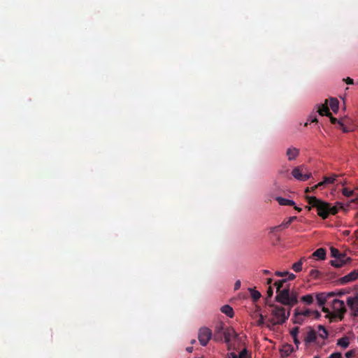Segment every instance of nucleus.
<instances>
[{"instance_id": "obj_10", "label": "nucleus", "mask_w": 358, "mask_h": 358, "mask_svg": "<svg viewBox=\"0 0 358 358\" xmlns=\"http://www.w3.org/2000/svg\"><path fill=\"white\" fill-rule=\"evenodd\" d=\"M358 278V271L355 270L349 274L340 278L339 282L341 284L344 285L356 280Z\"/></svg>"}, {"instance_id": "obj_41", "label": "nucleus", "mask_w": 358, "mask_h": 358, "mask_svg": "<svg viewBox=\"0 0 358 358\" xmlns=\"http://www.w3.org/2000/svg\"><path fill=\"white\" fill-rule=\"evenodd\" d=\"M329 358H342V354L341 352H334L332 353Z\"/></svg>"}, {"instance_id": "obj_4", "label": "nucleus", "mask_w": 358, "mask_h": 358, "mask_svg": "<svg viewBox=\"0 0 358 358\" xmlns=\"http://www.w3.org/2000/svg\"><path fill=\"white\" fill-rule=\"evenodd\" d=\"M292 175L294 178L300 181H306L312 176L311 173L308 172L304 166L295 167L292 170Z\"/></svg>"}, {"instance_id": "obj_16", "label": "nucleus", "mask_w": 358, "mask_h": 358, "mask_svg": "<svg viewBox=\"0 0 358 358\" xmlns=\"http://www.w3.org/2000/svg\"><path fill=\"white\" fill-rule=\"evenodd\" d=\"M311 257L320 260H324L326 257V250L324 248H320L317 249L311 255Z\"/></svg>"}, {"instance_id": "obj_17", "label": "nucleus", "mask_w": 358, "mask_h": 358, "mask_svg": "<svg viewBox=\"0 0 358 358\" xmlns=\"http://www.w3.org/2000/svg\"><path fill=\"white\" fill-rule=\"evenodd\" d=\"M338 177L337 175H334L331 177H324V180L322 182H320L317 185L314 186V188H317L319 187H321L322 185H327V184H333L335 180H336V178Z\"/></svg>"}, {"instance_id": "obj_33", "label": "nucleus", "mask_w": 358, "mask_h": 358, "mask_svg": "<svg viewBox=\"0 0 358 358\" xmlns=\"http://www.w3.org/2000/svg\"><path fill=\"white\" fill-rule=\"evenodd\" d=\"M342 193L344 196H347V197H350V196H352L353 194H354V191L352 190V189H350L347 187H345L342 190Z\"/></svg>"}, {"instance_id": "obj_46", "label": "nucleus", "mask_w": 358, "mask_h": 358, "mask_svg": "<svg viewBox=\"0 0 358 358\" xmlns=\"http://www.w3.org/2000/svg\"><path fill=\"white\" fill-rule=\"evenodd\" d=\"M288 275V280H294L295 278H296V275L293 273H289L288 272V274H287Z\"/></svg>"}, {"instance_id": "obj_43", "label": "nucleus", "mask_w": 358, "mask_h": 358, "mask_svg": "<svg viewBox=\"0 0 358 358\" xmlns=\"http://www.w3.org/2000/svg\"><path fill=\"white\" fill-rule=\"evenodd\" d=\"M312 315H313L315 319H319L321 316L317 310H312Z\"/></svg>"}, {"instance_id": "obj_56", "label": "nucleus", "mask_w": 358, "mask_h": 358, "mask_svg": "<svg viewBox=\"0 0 358 358\" xmlns=\"http://www.w3.org/2000/svg\"><path fill=\"white\" fill-rule=\"evenodd\" d=\"M310 191H311V189H310L308 187V188H306V192H310Z\"/></svg>"}, {"instance_id": "obj_50", "label": "nucleus", "mask_w": 358, "mask_h": 358, "mask_svg": "<svg viewBox=\"0 0 358 358\" xmlns=\"http://www.w3.org/2000/svg\"><path fill=\"white\" fill-rule=\"evenodd\" d=\"M229 358H238V355L234 352H231L229 354Z\"/></svg>"}, {"instance_id": "obj_39", "label": "nucleus", "mask_w": 358, "mask_h": 358, "mask_svg": "<svg viewBox=\"0 0 358 358\" xmlns=\"http://www.w3.org/2000/svg\"><path fill=\"white\" fill-rule=\"evenodd\" d=\"M308 121L310 122H317V119L316 115L315 113L314 114H311L309 116Z\"/></svg>"}, {"instance_id": "obj_24", "label": "nucleus", "mask_w": 358, "mask_h": 358, "mask_svg": "<svg viewBox=\"0 0 358 358\" xmlns=\"http://www.w3.org/2000/svg\"><path fill=\"white\" fill-rule=\"evenodd\" d=\"M338 104L339 102L337 99L336 98H330L329 99V106L331 109L334 112L336 113L338 110Z\"/></svg>"}, {"instance_id": "obj_15", "label": "nucleus", "mask_w": 358, "mask_h": 358, "mask_svg": "<svg viewBox=\"0 0 358 358\" xmlns=\"http://www.w3.org/2000/svg\"><path fill=\"white\" fill-rule=\"evenodd\" d=\"M327 103L328 100L326 99L324 103L322 104L320 106H318L317 113H318L322 116H331V113L329 111Z\"/></svg>"}, {"instance_id": "obj_57", "label": "nucleus", "mask_w": 358, "mask_h": 358, "mask_svg": "<svg viewBox=\"0 0 358 358\" xmlns=\"http://www.w3.org/2000/svg\"><path fill=\"white\" fill-rule=\"evenodd\" d=\"M316 188H314V186L313 187H311V191H313L315 190Z\"/></svg>"}, {"instance_id": "obj_18", "label": "nucleus", "mask_w": 358, "mask_h": 358, "mask_svg": "<svg viewBox=\"0 0 358 358\" xmlns=\"http://www.w3.org/2000/svg\"><path fill=\"white\" fill-rule=\"evenodd\" d=\"M305 320V317H303L301 313H299V308H297L294 310V316L292 318L293 323L301 324Z\"/></svg>"}, {"instance_id": "obj_21", "label": "nucleus", "mask_w": 358, "mask_h": 358, "mask_svg": "<svg viewBox=\"0 0 358 358\" xmlns=\"http://www.w3.org/2000/svg\"><path fill=\"white\" fill-rule=\"evenodd\" d=\"M221 311L228 317L232 318L234 313L233 308L229 305H224L221 308Z\"/></svg>"}, {"instance_id": "obj_14", "label": "nucleus", "mask_w": 358, "mask_h": 358, "mask_svg": "<svg viewBox=\"0 0 358 358\" xmlns=\"http://www.w3.org/2000/svg\"><path fill=\"white\" fill-rule=\"evenodd\" d=\"M299 150L296 148H294V147H290V148H287V150L286 151V155H287L289 161H292V160L296 159V157L299 156Z\"/></svg>"}, {"instance_id": "obj_37", "label": "nucleus", "mask_w": 358, "mask_h": 358, "mask_svg": "<svg viewBox=\"0 0 358 358\" xmlns=\"http://www.w3.org/2000/svg\"><path fill=\"white\" fill-rule=\"evenodd\" d=\"M355 350H350L348 352H347L345 354V356L346 358H352L355 356Z\"/></svg>"}, {"instance_id": "obj_1", "label": "nucleus", "mask_w": 358, "mask_h": 358, "mask_svg": "<svg viewBox=\"0 0 358 358\" xmlns=\"http://www.w3.org/2000/svg\"><path fill=\"white\" fill-rule=\"evenodd\" d=\"M306 200L310 206L306 207L308 210L311 208H315L317 215L322 219H327L329 215H336L339 208H343V206L340 203H337L336 206H331V203L323 201L315 196H306Z\"/></svg>"}, {"instance_id": "obj_35", "label": "nucleus", "mask_w": 358, "mask_h": 358, "mask_svg": "<svg viewBox=\"0 0 358 358\" xmlns=\"http://www.w3.org/2000/svg\"><path fill=\"white\" fill-rule=\"evenodd\" d=\"M299 327H294L291 331H290V334L292 337H297L298 336V334H299Z\"/></svg>"}, {"instance_id": "obj_19", "label": "nucleus", "mask_w": 358, "mask_h": 358, "mask_svg": "<svg viewBox=\"0 0 358 358\" xmlns=\"http://www.w3.org/2000/svg\"><path fill=\"white\" fill-rule=\"evenodd\" d=\"M294 349L291 345H285L282 346L280 350V355L282 357H288L292 352Z\"/></svg>"}, {"instance_id": "obj_45", "label": "nucleus", "mask_w": 358, "mask_h": 358, "mask_svg": "<svg viewBox=\"0 0 358 358\" xmlns=\"http://www.w3.org/2000/svg\"><path fill=\"white\" fill-rule=\"evenodd\" d=\"M344 80L348 85H352L354 83L353 79L350 78V77L344 79Z\"/></svg>"}, {"instance_id": "obj_44", "label": "nucleus", "mask_w": 358, "mask_h": 358, "mask_svg": "<svg viewBox=\"0 0 358 358\" xmlns=\"http://www.w3.org/2000/svg\"><path fill=\"white\" fill-rule=\"evenodd\" d=\"M241 280H236V282L234 284V289L235 290L239 289L241 287Z\"/></svg>"}, {"instance_id": "obj_13", "label": "nucleus", "mask_w": 358, "mask_h": 358, "mask_svg": "<svg viewBox=\"0 0 358 358\" xmlns=\"http://www.w3.org/2000/svg\"><path fill=\"white\" fill-rule=\"evenodd\" d=\"M347 303L352 310L354 311V315L358 317V300L352 297H348Z\"/></svg>"}, {"instance_id": "obj_25", "label": "nucleus", "mask_w": 358, "mask_h": 358, "mask_svg": "<svg viewBox=\"0 0 358 358\" xmlns=\"http://www.w3.org/2000/svg\"><path fill=\"white\" fill-rule=\"evenodd\" d=\"M249 292L254 301H257L261 297V293L253 288H249Z\"/></svg>"}, {"instance_id": "obj_53", "label": "nucleus", "mask_w": 358, "mask_h": 358, "mask_svg": "<svg viewBox=\"0 0 358 358\" xmlns=\"http://www.w3.org/2000/svg\"><path fill=\"white\" fill-rule=\"evenodd\" d=\"M186 350H187V352H191L193 350V348L192 347H187L186 348Z\"/></svg>"}, {"instance_id": "obj_30", "label": "nucleus", "mask_w": 358, "mask_h": 358, "mask_svg": "<svg viewBox=\"0 0 358 358\" xmlns=\"http://www.w3.org/2000/svg\"><path fill=\"white\" fill-rule=\"evenodd\" d=\"M287 281L286 279H283L279 281H277L274 283V285L276 287V292H280L282 289L281 288L283 286V284Z\"/></svg>"}, {"instance_id": "obj_22", "label": "nucleus", "mask_w": 358, "mask_h": 358, "mask_svg": "<svg viewBox=\"0 0 358 358\" xmlns=\"http://www.w3.org/2000/svg\"><path fill=\"white\" fill-rule=\"evenodd\" d=\"M306 261V257H301L299 261H298L297 262L293 264L292 266V268L295 271V272H299L302 270V265H303V262Z\"/></svg>"}, {"instance_id": "obj_8", "label": "nucleus", "mask_w": 358, "mask_h": 358, "mask_svg": "<svg viewBox=\"0 0 358 358\" xmlns=\"http://www.w3.org/2000/svg\"><path fill=\"white\" fill-rule=\"evenodd\" d=\"M351 259L343 255L339 257L335 258V259L330 262L331 265L336 268H341L348 262H350Z\"/></svg>"}, {"instance_id": "obj_3", "label": "nucleus", "mask_w": 358, "mask_h": 358, "mask_svg": "<svg viewBox=\"0 0 358 358\" xmlns=\"http://www.w3.org/2000/svg\"><path fill=\"white\" fill-rule=\"evenodd\" d=\"M270 306L272 308L271 315L273 317L269 320V322L273 326L282 324L289 318L290 308L286 311L285 308L277 305L271 304Z\"/></svg>"}, {"instance_id": "obj_27", "label": "nucleus", "mask_w": 358, "mask_h": 358, "mask_svg": "<svg viewBox=\"0 0 358 358\" xmlns=\"http://www.w3.org/2000/svg\"><path fill=\"white\" fill-rule=\"evenodd\" d=\"M296 218L297 217L296 216L289 217L287 221H285L282 224L279 225L276 228H287L293 221L296 220Z\"/></svg>"}, {"instance_id": "obj_51", "label": "nucleus", "mask_w": 358, "mask_h": 358, "mask_svg": "<svg viewBox=\"0 0 358 358\" xmlns=\"http://www.w3.org/2000/svg\"><path fill=\"white\" fill-rule=\"evenodd\" d=\"M273 282V279L272 278H267L266 280V284L268 285L269 286H271V283Z\"/></svg>"}, {"instance_id": "obj_40", "label": "nucleus", "mask_w": 358, "mask_h": 358, "mask_svg": "<svg viewBox=\"0 0 358 358\" xmlns=\"http://www.w3.org/2000/svg\"><path fill=\"white\" fill-rule=\"evenodd\" d=\"M257 322L258 326H262L264 324V317L262 314L259 315V318Z\"/></svg>"}, {"instance_id": "obj_42", "label": "nucleus", "mask_w": 358, "mask_h": 358, "mask_svg": "<svg viewBox=\"0 0 358 358\" xmlns=\"http://www.w3.org/2000/svg\"><path fill=\"white\" fill-rule=\"evenodd\" d=\"M287 274H288V271H285V272L276 271L275 273V275H277V276H279V277L286 276Z\"/></svg>"}, {"instance_id": "obj_58", "label": "nucleus", "mask_w": 358, "mask_h": 358, "mask_svg": "<svg viewBox=\"0 0 358 358\" xmlns=\"http://www.w3.org/2000/svg\"><path fill=\"white\" fill-rule=\"evenodd\" d=\"M195 342H196V341H195V340H192L191 343L193 344V343H194Z\"/></svg>"}, {"instance_id": "obj_23", "label": "nucleus", "mask_w": 358, "mask_h": 358, "mask_svg": "<svg viewBox=\"0 0 358 358\" xmlns=\"http://www.w3.org/2000/svg\"><path fill=\"white\" fill-rule=\"evenodd\" d=\"M337 345L343 348H347L350 345L349 338L344 336L337 341Z\"/></svg>"}, {"instance_id": "obj_36", "label": "nucleus", "mask_w": 358, "mask_h": 358, "mask_svg": "<svg viewBox=\"0 0 358 358\" xmlns=\"http://www.w3.org/2000/svg\"><path fill=\"white\" fill-rule=\"evenodd\" d=\"M319 274H320V272L317 271V270H315V269H312L310 271V276L312 277L313 278H318L319 276Z\"/></svg>"}, {"instance_id": "obj_5", "label": "nucleus", "mask_w": 358, "mask_h": 358, "mask_svg": "<svg viewBox=\"0 0 358 358\" xmlns=\"http://www.w3.org/2000/svg\"><path fill=\"white\" fill-rule=\"evenodd\" d=\"M212 336L211 330L207 327H202L199 331L198 338L200 344L203 346H206L208 344Z\"/></svg>"}, {"instance_id": "obj_34", "label": "nucleus", "mask_w": 358, "mask_h": 358, "mask_svg": "<svg viewBox=\"0 0 358 358\" xmlns=\"http://www.w3.org/2000/svg\"><path fill=\"white\" fill-rule=\"evenodd\" d=\"M273 288L271 286H268V289H267V292H266V294H267V297H266V303H268V299H271L273 296Z\"/></svg>"}, {"instance_id": "obj_52", "label": "nucleus", "mask_w": 358, "mask_h": 358, "mask_svg": "<svg viewBox=\"0 0 358 358\" xmlns=\"http://www.w3.org/2000/svg\"><path fill=\"white\" fill-rule=\"evenodd\" d=\"M262 273L265 275H268L271 273V272L268 270H263Z\"/></svg>"}, {"instance_id": "obj_59", "label": "nucleus", "mask_w": 358, "mask_h": 358, "mask_svg": "<svg viewBox=\"0 0 358 358\" xmlns=\"http://www.w3.org/2000/svg\"><path fill=\"white\" fill-rule=\"evenodd\" d=\"M196 358H203V357H196Z\"/></svg>"}, {"instance_id": "obj_38", "label": "nucleus", "mask_w": 358, "mask_h": 358, "mask_svg": "<svg viewBox=\"0 0 358 358\" xmlns=\"http://www.w3.org/2000/svg\"><path fill=\"white\" fill-rule=\"evenodd\" d=\"M238 357V358H249L246 349L243 350Z\"/></svg>"}, {"instance_id": "obj_60", "label": "nucleus", "mask_w": 358, "mask_h": 358, "mask_svg": "<svg viewBox=\"0 0 358 358\" xmlns=\"http://www.w3.org/2000/svg\"><path fill=\"white\" fill-rule=\"evenodd\" d=\"M314 358H318V357H314Z\"/></svg>"}, {"instance_id": "obj_29", "label": "nucleus", "mask_w": 358, "mask_h": 358, "mask_svg": "<svg viewBox=\"0 0 358 358\" xmlns=\"http://www.w3.org/2000/svg\"><path fill=\"white\" fill-rule=\"evenodd\" d=\"M318 329L324 331V334H319V336L323 339H326L328 338L329 334L327 330L325 329V327L323 325H319Z\"/></svg>"}, {"instance_id": "obj_49", "label": "nucleus", "mask_w": 358, "mask_h": 358, "mask_svg": "<svg viewBox=\"0 0 358 358\" xmlns=\"http://www.w3.org/2000/svg\"><path fill=\"white\" fill-rule=\"evenodd\" d=\"M288 171H289L288 169H283L280 170L279 173L280 174H285V173H288Z\"/></svg>"}, {"instance_id": "obj_7", "label": "nucleus", "mask_w": 358, "mask_h": 358, "mask_svg": "<svg viewBox=\"0 0 358 358\" xmlns=\"http://www.w3.org/2000/svg\"><path fill=\"white\" fill-rule=\"evenodd\" d=\"M223 336L224 342L229 345L232 338H237L238 334L232 327H227L223 331Z\"/></svg>"}, {"instance_id": "obj_12", "label": "nucleus", "mask_w": 358, "mask_h": 358, "mask_svg": "<svg viewBox=\"0 0 358 358\" xmlns=\"http://www.w3.org/2000/svg\"><path fill=\"white\" fill-rule=\"evenodd\" d=\"M308 331L307 332V335L304 338V342L306 344L313 343L317 339L315 331L311 327H308Z\"/></svg>"}, {"instance_id": "obj_6", "label": "nucleus", "mask_w": 358, "mask_h": 358, "mask_svg": "<svg viewBox=\"0 0 358 358\" xmlns=\"http://www.w3.org/2000/svg\"><path fill=\"white\" fill-rule=\"evenodd\" d=\"M289 298V289L288 288H285L277 293L275 301L290 308Z\"/></svg>"}, {"instance_id": "obj_55", "label": "nucleus", "mask_w": 358, "mask_h": 358, "mask_svg": "<svg viewBox=\"0 0 358 358\" xmlns=\"http://www.w3.org/2000/svg\"><path fill=\"white\" fill-rule=\"evenodd\" d=\"M335 293H336V294L334 296H336V295L341 296L344 294V292H339L338 293L335 292Z\"/></svg>"}, {"instance_id": "obj_20", "label": "nucleus", "mask_w": 358, "mask_h": 358, "mask_svg": "<svg viewBox=\"0 0 358 358\" xmlns=\"http://www.w3.org/2000/svg\"><path fill=\"white\" fill-rule=\"evenodd\" d=\"M275 200L278 202V203L281 206H294L295 203L292 200H289L287 199H285L280 196H278L275 198Z\"/></svg>"}, {"instance_id": "obj_9", "label": "nucleus", "mask_w": 358, "mask_h": 358, "mask_svg": "<svg viewBox=\"0 0 358 358\" xmlns=\"http://www.w3.org/2000/svg\"><path fill=\"white\" fill-rule=\"evenodd\" d=\"M336 294L334 292H329L327 294L325 293H319L316 294V299L320 306L324 307V305L327 302V298L329 296H334Z\"/></svg>"}, {"instance_id": "obj_31", "label": "nucleus", "mask_w": 358, "mask_h": 358, "mask_svg": "<svg viewBox=\"0 0 358 358\" xmlns=\"http://www.w3.org/2000/svg\"><path fill=\"white\" fill-rule=\"evenodd\" d=\"M331 256L334 258L339 257L344 255V254L341 253L338 249L333 248V247L331 248Z\"/></svg>"}, {"instance_id": "obj_2", "label": "nucleus", "mask_w": 358, "mask_h": 358, "mask_svg": "<svg viewBox=\"0 0 358 358\" xmlns=\"http://www.w3.org/2000/svg\"><path fill=\"white\" fill-rule=\"evenodd\" d=\"M331 308L333 313H331L328 308H322V310L327 313L326 317L329 318L331 321H333L335 318H338L339 320H342L346 312L344 301L339 299H334L331 303Z\"/></svg>"}, {"instance_id": "obj_28", "label": "nucleus", "mask_w": 358, "mask_h": 358, "mask_svg": "<svg viewBox=\"0 0 358 358\" xmlns=\"http://www.w3.org/2000/svg\"><path fill=\"white\" fill-rule=\"evenodd\" d=\"M290 308L298 303L297 294L296 292H290Z\"/></svg>"}, {"instance_id": "obj_11", "label": "nucleus", "mask_w": 358, "mask_h": 358, "mask_svg": "<svg viewBox=\"0 0 358 358\" xmlns=\"http://www.w3.org/2000/svg\"><path fill=\"white\" fill-rule=\"evenodd\" d=\"M224 330L223 327V324L220 323L217 324L215 327L214 335H213V340L217 342H220L222 341L223 338V331Z\"/></svg>"}, {"instance_id": "obj_54", "label": "nucleus", "mask_w": 358, "mask_h": 358, "mask_svg": "<svg viewBox=\"0 0 358 358\" xmlns=\"http://www.w3.org/2000/svg\"><path fill=\"white\" fill-rule=\"evenodd\" d=\"M294 206L295 210H297L298 212L301 211L302 209L301 208L295 206V205Z\"/></svg>"}, {"instance_id": "obj_26", "label": "nucleus", "mask_w": 358, "mask_h": 358, "mask_svg": "<svg viewBox=\"0 0 358 358\" xmlns=\"http://www.w3.org/2000/svg\"><path fill=\"white\" fill-rule=\"evenodd\" d=\"M301 300L306 303L307 305H310L313 303L314 299L312 294H307L305 296H303L301 298Z\"/></svg>"}, {"instance_id": "obj_32", "label": "nucleus", "mask_w": 358, "mask_h": 358, "mask_svg": "<svg viewBox=\"0 0 358 358\" xmlns=\"http://www.w3.org/2000/svg\"><path fill=\"white\" fill-rule=\"evenodd\" d=\"M299 313H301V315L306 318V317H309L312 315V310H310V309H305V310H300L299 309Z\"/></svg>"}, {"instance_id": "obj_48", "label": "nucleus", "mask_w": 358, "mask_h": 358, "mask_svg": "<svg viewBox=\"0 0 358 358\" xmlns=\"http://www.w3.org/2000/svg\"><path fill=\"white\" fill-rule=\"evenodd\" d=\"M329 117H330L332 124H335L337 122V119L336 117H334L331 114V116Z\"/></svg>"}, {"instance_id": "obj_47", "label": "nucleus", "mask_w": 358, "mask_h": 358, "mask_svg": "<svg viewBox=\"0 0 358 358\" xmlns=\"http://www.w3.org/2000/svg\"><path fill=\"white\" fill-rule=\"evenodd\" d=\"M292 338H293V341H294V344L298 347V345L300 343V341L298 339V336L297 337H292Z\"/></svg>"}]
</instances>
